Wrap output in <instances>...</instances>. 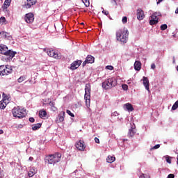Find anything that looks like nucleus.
<instances>
[{"instance_id":"obj_29","label":"nucleus","mask_w":178,"mask_h":178,"mask_svg":"<svg viewBox=\"0 0 178 178\" xmlns=\"http://www.w3.org/2000/svg\"><path fill=\"white\" fill-rule=\"evenodd\" d=\"M5 108H6V103L5 101H0V109H5Z\"/></svg>"},{"instance_id":"obj_42","label":"nucleus","mask_w":178,"mask_h":178,"mask_svg":"<svg viewBox=\"0 0 178 178\" xmlns=\"http://www.w3.org/2000/svg\"><path fill=\"white\" fill-rule=\"evenodd\" d=\"M49 106H51V108H52V107L55 106V102H50L49 103Z\"/></svg>"},{"instance_id":"obj_1","label":"nucleus","mask_w":178,"mask_h":178,"mask_svg":"<svg viewBox=\"0 0 178 178\" xmlns=\"http://www.w3.org/2000/svg\"><path fill=\"white\" fill-rule=\"evenodd\" d=\"M116 38L118 41L126 44L129 40V31L127 29H120L116 33Z\"/></svg>"},{"instance_id":"obj_8","label":"nucleus","mask_w":178,"mask_h":178,"mask_svg":"<svg viewBox=\"0 0 178 178\" xmlns=\"http://www.w3.org/2000/svg\"><path fill=\"white\" fill-rule=\"evenodd\" d=\"M17 52L13 51L12 49H7L4 53V56H7L6 60H12Z\"/></svg>"},{"instance_id":"obj_3","label":"nucleus","mask_w":178,"mask_h":178,"mask_svg":"<svg viewBox=\"0 0 178 178\" xmlns=\"http://www.w3.org/2000/svg\"><path fill=\"white\" fill-rule=\"evenodd\" d=\"M118 84V80L116 78L111 77L106 79L105 81L102 83V88L104 90H111V88H113V87H116Z\"/></svg>"},{"instance_id":"obj_4","label":"nucleus","mask_w":178,"mask_h":178,"mask_svg":"<svg viewBox=\"0 0 178 178\" xmlns=\"http://www.w3.org/2000/svg\"><path fill=\"white\" fill-rule=\"evenodd\" d=\"M84 99L86 100V106L91 103V85L86 83L85 86Z\"/></svg>"},{"instance_id":"obj_49","label":"nucleus","mask_w":178,"mask_h":178,"mask_svg":"<svg viewBox=\"0 0 178 178\" xmlns=\"http://www.w3.org/2000/svg\"><path fill=\"white\" fill-rule=\"evenodd\" d=\"M175 14L178 15V8H177L176 10H175Z\"/></svg>"},{"instance_id":"obj_55","label":"nucleus","mask_w":178,"mask_h":178,"mask_svg":"<svg viewBox=\"0 0 178 178\" xmlns=\"http://www.w3.org/2000/svg\"><path fill=\"white\" fill-rule=\"evenodd\" d=\"M127 83H128V84H129V83H130V81H127Z\"/></svg>"},{"instance_id":"obj_57","label":"nucleus","mask_w":178,"mask_h":178,"mask_svg":"<svg viewBox=\"0 0 178 178\" xmlns=\"http://www.w3.org/2000/svg\"><path fill=\"white\" fill-rule=\"evenodd\" d=\"M0 98H1V95H0Z\"/></svg>"},{"instance_id":"obj_41","label":"nucleus","mask_w":178,"mask_h":178,"mask_svg":"<svg viewBox=\"0 0 178 178\" xmlns=\"http://www.w3.org/2000/svg\"><path fill=\"white\" fill-rule=\"evenodd\" d=\"M29 120L31 123H34V122H35V120L33 117L29 118Z\"/></svg>"},{"instance_id":"obj_19","label":"nucleus","mask_w":178,"mask_h":178,"mask_svg":"<svg viewBox=\"0 0 178 178\" xmlns=\"http://www.w3.org/2000/svg\"><path fill=\"white\" fill-rule=\"evenodd\" d=\"M124 108L125 111H127L128 112H133L134 111V108L133 107V105L130 103H127L124 105Z\"/></svg>"},{"instance_id":"obj_16","label":"nucleus","mask_w":178,"mask_h":178,"mask_svg":"<svg viewBox=\"0 0 178 178\" xmlns=\"http://www.w3.org/2000/svg\"><path fill=\"white\" fill-rule=\"evenodd\" d=\"M66 115V113L65 111H61L57 118V122L58 123H61V122H63L65 120V115Z\"/></svg>"},{"instance_id":"obj_17","label":"nucleus","mask_w":178,"mask_h":178,"mask_svg":"<svg viewBox=\"0 0 178 178\" xmlns=\"http://www.w3.org/2000/svg\"><path fill=\"white\" fill-rule=\"evenodd\" d=\"M27 1V3L25 4V8L26 9H30V8H31V6H33V5H35L37 3V0H26Z\"/></svg>"},{"instance_id":"obj_5","label":"nucleus","mask_w":178,"mask_h":178,"mask_svg":"<svg viewBox=\"0 0 178 178\" xmlns=\"http://www.w3.org/2000/svg\"><path fill=\"white\" fill-rule=\"evenodd\" d=\"M12 71V67L9 65H0V76H8Z\"/></svg>"},{"instance_id":"obj_13","label":"nucleus","mask_w":178,"mask_h":178,"mask_svg":"<svg viewBox=\"0 0 178 178\" xmlns=\"http://www.w3.org/2000/svg\"><path fill=\"white\" fill-rule=\"evenodd\" d=\"M143 83L145 90H147L148 92H151V91L149 90V80H148V78L146 76H143Z\"/></svg>"},{"instance_id":"obj_22","label":"nucleus","mask_w":178,"mask_h":178,"mask_svg":"<svg viewBox=\"0 0 178 178\" xmlns=\"http://www.w3.org/2000/svg\"><path fill=\"white\" fill-rule=\"evenodd\" d=\"M35 173H37V170L34 167H32V168H31V169L28 173V176H29V177H33V176H34V175H35Z\"/></svg>"},{"instance_id":"obj_7","label":"nucleus","mask_w":178,"mask_h":178,"mask_svg":"<svg viewBox=\"0 0 178 178\" xmlns=\"http://www.w3.org/2000/svg\"><path fill=\"white\" fill-rule=\"evenodd\" d=\"M158 16H162V14L159 12H155L151 15V19L149 20L150 26L158 24L159 22V18H158Z\"/></svg>"},{"instance_id":"obj_26","label":"nucleus","mask_w":178,"mask_h":178,"mask_svg":"<svg viewBox=\"0 0 178 178\" xmlns=\"http://www.w3.org/2000/svg\"><path fill=\"white\" fill-rule=\"evenodd\" d=\"M115 159H116V158H115V156H108L106 159V161L108 163H112L115 162Z\"/></svg>"},{"instance_id":"obj_48","label":"nucleus","mask_w":178,"mask_h":178,"mask_svg":"<svg viewBox=\"0 0 178 178\" xmlns=\"http://www.w3.org/2000/svg\"><path fill=\"white\" fill-rule=\"evenodd\" d=\"M0 178H2V169L0 168Z\"/></svg>"},{"instance_id":"obj_14","label":"nucleus","mask_w":178,"mask_h":178,"mask_svg":"<svg viewBox=\"0 0 178 178\" xmlns=\"http://www.w3.org/2000/svg\"><path fill=\"white\" fill-rule=\"evenodd\" d=\"M137 19L138 20H143L144 17H145L144 15V11L141 10V8H139L137 10Z\"/></svg>"},{"instance_id":"obj_31","label":"nucleus","mask_w":178,"mask_h":178,"mask_svg":"<svg viewBox=\"0 0 178 178\" xmlns=\"http://www.w3.org/2000/svg\"><path fill=\"white\" fill-rule=\"evenodd\" d=\"M24 80H26V76H22L17 79V81H18V83H23V81H24Z\"/></svg>"},{"instance_id":"obj_45","label":"nucleus","mask_w":178,"mask_h":178,"mask_svg":"<svg viewBox=\"0 0 178 178\" xmlns=\"http://www.w3.org/2000/svg\"><path fill=\"white\" fill-rule=\"evenodd\" d=\"M95 143L97 144H99V139L97 137L95 138Z\"/></svg>"},{"instance_id":"obj_39","label":"nucleus","mask_w":178,"mask_h":178,"mask_svg":"<svg viewBox=\"0 0 178 178\" xmlns=\"http://www.w3.org/2000/svg\"><path fill=\"white\" fill-rule=\"evenodd\" d=\"M106 68L108 69V70H113V66L112 65H107Z\"/></svg>"},{"instance_id":"obj_23","label":"nucleus","mask_w":178,"mask_h":178,"mask_svg":"<svg viewBox=\"0 0 178 178\" xmlns=\"http://www.w3.org/2000/svg\"><path fill=\"white\" fill-rule=\"evenodd\" d=\"M6 49H8V47L5 44H0V54L2 55L5 54V52H6Z\"/></svg>"},{"instance_id":"obj_46","label":"nucleus","mask_w":178,"mask_h":178,"mask_svg":"<svg viewBox=\"0 0 178 178\" xmlns=\"http://www.w3.org/2000/svg\"><path fill=\"white\" fill-rule=\"evenodd\" d=\"M155 67H156V66L155 65V64L154 63H152V65H151V69H155Z\"/></svg>"},{"instance_id":"obj_18","label":"nucleus","mask_w":178,"mask_h":178,"mask_svg":"<svg viewBox=\"0 0 178 178\" xmlns=\"http://www.w3.org/2000/svg\"><path fill=\"white\" fill-rule=\"evenodd\" d=\"M47 55L51 58H55V59H59V56L57 53H55L54 50L47 51Z\"/></svg>"},{"instance_id":"obj_44","label":"nucleus","mask_w":178,"mask_h":178,"mask_svg":"<svg viewBox=\"0 0 178 178\" xmlns=\"http://www.w3.org/2000/svg\"><path fill=\"white\" fill-rule=\"evenodd\" d=\"M167 178H175V174H170L167 176Z\"/></svg>"},{"instance_id":"obj_38","label":"nucleus","mask_w":178,"mask_h":178,"mask_svg":"<svg viewBox=\"0 0 178 178\" xmlns=\"http://www.w3.org/2000/svg\"><path fill=\"white\" fill-rule=\"evenodd\" d=\"M160 147H161V145L157 144L154 145L153 147H152V149H158V148H159Z\"/></svg>"},{"instance_id":"obj_28","label":"nucleus","mask_w":178,"mask_h":178,"mask_svg":"<svg viewBox=\"0 0 178 178\" xmlns=\"http://www.w3.org/2000/svg\"><path fill=\"white\" fill-rule=\"evenodd\" d=\"M136 134V131H134V129L131 127L128 132L129 137H133Z\"/></svg>"},{"instance_id":"obj_9","label":"nucleus","mask_w":178,"mask_h":178,"mask_svg":"<svg viewBox=\"0 0 178 178\" xmlns=\"http://www.w3.org/2000/svg\"><path fill=\"white\" fill-rule=\"evenodd\" d=\"M95 62V58L91 55H88L86 60L83 62L82 66L84 67L88 63H94Z\"/></svg>"},{"instance_id":"obj_6","label":"nucleus","mask_w":178,"mask_h":178,"mask_svg":"<svg viewBox=\"0 0 178 178\" xmlns=\"http://www.w3.org/2000/svg\"><path fill=\"white\" fill-rule=\"evenodd\" d=\"M12 113L14 118H18L19 119H22L24 117V113H23V110L20 108V107H14L12 110Z\"/></svg>"},{"instance_id":"obj_12","label":"nucleus","mask_w":178,"mask_h":178,"mask_svg":"<svg viewBox=\"0 0 178 178\" xmlns=\"http://www.w3.org/2000/svg\"><path fill=\"white\" fill-rule=\"evenodd\" d=\"M76 148L79 151H84L86 149V146L84 145V140H79L76 143Z\"/></svg>"},{"instance_id":"obj_34","label":"nucleus","mask_w":178,"mask_h":178,"mask_svg":"<svg viewBox=\"0 0 178 178\" xmlns=\"http://www.w3.org/2000/svg\"><path fill=\"white\" fill-rule=\"evenodd\" d=\"M122 88L124 91H127L129 90V86L126 84L122 85Z\"/></svg>"},{"instance_id":"obj_32","label":"nucleus","mask_w":178,"mask_h":178,"mask_svg":"<svg viewBox=\"0 0 178 178\" xmlns=\"http://www.w3.org/2000/svg\"><path fill=\"white\" fill-rule=\"evenodd\" d=\"M177 108H178V100L176 101L175 104H174L173 106H172V111H176Z\"/></svg>"},{"instance_id":"obj_33","label":"nucleus","mask_w":178,"mask_h":178,"mask_svg":"<svg viewBox=\"0 0 178 178\" xmlns=\"http://www.w3.org/2000/svg\"><path fill=\"white\" fill-rule=\"evenodd\" d=\"M160 29L161 30H162V31H164V30H166V29H168V25L166 24H163L161 25Z\"/></svg>"},{"instance_id":"obj_2","label":"nucleus","mask_w":178,"mask_h":178,"mask_svg":"<svg viewBox=\"0 0 178 178\" xmlns=\"http://www.w3.org/2000/svg\"><path fill=\"white\" fill-rule=\"evenodd\" d=\"M62 154L59 152H57L54 154H51L46 156L45 162L49 163V165H54V163H58V162H60Z\"/></svg>"},{"instance_id":"obj_52","label":"nucleus","mask_w":178,"mask_h":178,"mask_svg":"<svg viewBox=\"0 0 178 178\" xmlns=\"http://www.w3.org/2000/svg\"><path fill=\"white\" fill-rule=\"evenodd\" d=\"M162 1H163V0H158L157 4H158V3H161V2H162Z\"/></svg>"},{"instance_id":"obj_35","label":"nucleus","mask_w":178,"mask_h":178,"mask_svg":"<svg viewBox=\"0 0 178 178\" xmlns=\"http://www.w3.org/2000/svg\"><path fill=\"white\" fill-rule=\"evenodd\" d=\"M102 13L103 15H105L106 16H108V15H109V11L105 10H104V8L102 7Z\"/></svg>"},{"instance_id":"obj_15","label":"nucleus","mask_w":178,"mask_h":178,"mask_svg":"<svg viewBox=\"0 0 178 178\" xmlns=\"http://www.w3.org/2000/svg\"><path fill=\"white\" fill-rule=\"evenodd\" d=\"M0 35H1L2 38L12 41V35H9L7 32L0 31Z\"/></svg>"},{"instance_id":"obj_53","label":"nucleus","mask_w":178,"mask_h":178,"mask_svg":"<svg viewBox=\"0 0 178 178\" xmlns=\"http://www.w3.org/2000/svg\"><path fill=\"white\" fill-rule=\"evenodd\" d=\"M112 2L116 3V0H113Z\"/></svg>"},{"instance_id":"obj_56","label":"nucleus","mask_w":178,"mask_h":178,"mask_svg":"<svg viewBox=\"0 0 178 178\" xmlns=\"http://www.w3.org/2000/svg\"><path fill=\"white\" fill-rule=\"evenodd\" d=\"M127 83H128V84H129V83H130V81H127Z\"/></svg>"},{"instance_id":"obj_47","label":"nucleus","mask_w":178,"mask_h":178,"mask_svg":"<svg viewBox=\"0 0 178 178\" xmlns=\"http://www.w3.org/2000/svg\"><path fill=\"white\" fill-rule=\"evenodd\" d=\"M140 178H147V175L145 174H142L140 177Z\"/></svg>"},{"instance_id":"obj_20","label":"nucleus","mask_w":178,"mask_h":178,"mask_svg":"<svg viewBox=\"0 0 178 178\" xmlns=\"http://www.w3.org/2000/svg\"><path fill=\"white\" fill-rule=\"evenodd\" d=\"M12 0H5L4 3L2 6L3 10H6L9 6H10V3Z\"/></svg>"},{"instance_id":"obj_50","label":"nucleus","mask_w":178,"mask_h":178,"mask_svg":"<svg viewBox=\"0 0 178 178\" xmlns=\"http://www.w3.org/2000/svg\"><path fill=\"white\" fill-rule=\"evenodd\" d=\"M33 159H34V158H33L32 156H30L29 159V160L31 161H33Z\"/></svg>"},{"instance_id":"obj_40","label":"nucleus","mask_w":178,"mask_h":178,"mask_svg":"<svg viewBox=\"0 0 178 178\" xmlns=\"http://www.w3.org/2000/svg\"><path fill=\"white\" fill-rule=\"evenodd\" d=\"M111 116L112 118H113V116H119V113L115 111L114 113H111Z\"/></svg>"},{"instance_id":"obj_21","label":"nucleus","mask_w":178,"mask_h":178,"mask_svg":"<svg viewBox=\"0 0 178 178\" xmlns=\"http://www.w3.org/2000/svg\"><path fill=\"white\" fill-rule=\"evenodd\" d=\"M135 70L137 72H139V70H141V62L140 61H135V63L134 65Z\"/></svg>"},{"instance_id":"obj_27","label":"nucleus","mask_w":178,"mask_h":178,"mask_svg":"<svg viewBox=\"0 0 178 178\" xmlns=\"http://www.w3.org/2000/svg\"><path fill=\"white\" fill-rule=\"evenodd\" d=\"M41 126H42L41 123L35 124L33 125L32 130H33V131H35V130H38V129H41Z\"/></svg>"},{"instance_id":"obj_36","label":"nucleus","mask_w":178,"mask_h":178,"mask_svg":"<svg viewBox=\"0 0 178 178\" xmlns=\"http://www.w3.org/2000/svg\"><path fill=\"white\" fill-rule=\"evenodd\" d=\"M66 112H67V115L71 116V118H74V114L73 113H72V111H70V110H67Z\"/></svg>"},{"instance_id":"obj_25","label":"nucleus","mask_w":178,"mask_h":178,"mask_svg":"<svg viewBox=\"0 0 178 178\" xmlns=\"http://www.w3.org/2000/svg\"><path fill=\"white\" fill-rule=\"evenodd\" d=\"M39 116L42 119L43 118H47V111L45 110H40L39 111Z\"/></svg>"},{"instance_id":"obj_30","label":"nucleus","mask_w":178,"mask_h":178,"mask_svg":"<svg viewBox=\"0 0 178 178\" xmlns=\"http://www.w3.org/2000/svg\"><path fill=\"white\" fill-rule=\"evenodd\" d=\"M82 2L83 3H84L86 8H88V6H90V0H82Z\"/></svg>"},{"instance_id":"obj_24","label":"nucleus","mask_w":178,"mask_h":178,"mask_svg":"<svg viewBox=\"0 0 178 178\" xmlns=\"http://www.w3.org/2000/svg\"><path fill=\"white\" fill-rule=\"evenodd\" d=\"M163 159H165L167 163H169L170 165V163H172V159H173V157H171L168 155H165L163 157Z\"/></svg>"},{"instance_id":"obj_54","label":"nucleus","mask_w":178,"mask_h":178,"mask_svg":"<svg viewBox=\"0 0 178 178\" xmlns=\"http://www.w3.org/2000/svg\"><path fill=\"white\" fill-rule=\"evenodd\" d=\"M1 19H3L5 20V17H1Z\"/></svg>"},{"instance_id":"obj_11","label":"nucleus","mask_w":178,"mask_h":178,"mask_svg":"<svg viewBox=\"0 0 178 178\" xmlns=\"http://www.w3.org/2000/svg\"><path fill=\"white\" fill-rule=\"evenodd\" d=\"M81 63H83V61L80 60H75L71 64L70 69L71 70H76V69H78L80 67Z\"/></svg>"},{"instance_id":"obj_43","label":"nucleus","mask_w":178,"mask_h":178,"mask_svg":"<svg viewBox=\"0 0 178 178\" xmlns=\"http://www.w3.org/2000/svg\"><path fill=\"white\" fill-rule=\"evenodd\" d=\"M51 109L53 112H56L58 111V108L55 106L51 107Z\"/></svg>"},{"instance_id":"obj_37","label":"nucleus","mask_w":178,"mask_h":178,"mask_svg":"<svg viewBox=\"0 0 178 178\" xmlns=\"http://www.w3.org/2000/svg\"><path fill=\"white\" fill-rule=\"evenodd\" d=\"M122 22L123 24H126V23H127V17H123Z\"/></svg>"},{"instance_id":"obj_51","label":"nucleus","mask_w":178,"mask_h":178,"mask_svg":"<svg viewBox=\"0 0 178 178\" xmlns=\"http://www.w3.org/2000/svg\"><path fill=\"white\" fill-rule=\"evenodd\" d=\"M0 134H3V130L0 129Z\"/></svg>"},{"instance_id":"obj_10","label":"nucleus","mask_w":178,"mask_h":178,"mask_svg":"<svg viewBox=\"0 0 178 178\" xmlns=\"http://www.w3.org/2000/svg\"><path fill=\"white\" fill-rule=\"evenodd\" d=\"M24 20L29 24L33 23V22H34V14H33L32 13H29L26 14L24 17Z\"/></svg>"}]
</instances>
